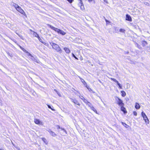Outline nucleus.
Returning a JSON list of instances; mask_svg holds the SVG:
<instances>
[{
  "label": "nucleus",
  "mask_w": 150,
  "mask_h": 150,
  "mask_svg": "<svg viewBox=\"0 0 150 150\" xmlns=\"http://www.w3.org/2000/svg\"><path fill=\"white\" fill-rule=\"evenodd\" d=\"M21 50L24 52H25L26 53L28 54V53H30L28 51L26 50L24 48H21Z\"/></svg>",
  "instance_id": "aec40b11"
},
{
  "label": "nucleus",
  "mask_w": 150,
  "mask_h": 150,
  "mask_svg": "<svg viewBox=\"0 0 150 150\" xmlns=\"http://www.w3.org/2000/svg\"><path fill=\"white\" fill-rule=\"evenodd\" d=\"M85 86H86V87L88 89V90L89 89V87L88 86H87V85H86Z\"/></svg>",
  "instance_id": "58836bf2"
},
{
  "label": "nucleus",
  "mask_w": 150,
  "mask_h": 150,
  "mask_svg": "<svg viewBox=\"0 0 150 150\" xmlns=\"http://www.w3.org/2000/svg\"><path fill=\"white\" fill-rule=\"evenodd\" d=\"M136 45H137V47H138L139 48V45L137 43Z\"/></svg>",
  "instance_id": "ea45409f"
},
{
  "label": "nucleus",
  "mask_w": 150,
  "mask_h": 150,
  "mask_svg": "<svg viewBox=\"0 0 150 150\" xmlns=\"http://www.w3.org/2000/svg\"><path fill=\"white\" fill-rule=\"evenodd\" d=\"M103 1L104 2H105L106 3L108 4V2L107 0H103Z\"/></svg>",
  "instance_id": "e433bc0d"
},
{
  "label": "nucleus",
  "mask_w": 150,
  "mask_h": 150,
  "mask_svg": "<svg viewBox=\"0 0 150 150\" xmlns=\"http://www.w3.org/2000/svg\"><path fill=\"white\" fill-rule=\"evenodd\" d=\"M141 114L143 117H144L146 116V115L145 113L144 112H142Z\"/></svg>",
  "instance_id": "5701e85b"
},
{
  "label": "nucleus",
  "mask_w": 150,
  "mask_h": 150,
  "mask_svg": "<svg viewBox=\"0 0 150 150\" xmlns=\"http://www.w3.org/2000/svg\"><path fill=\"white\" fill-rule=\"evenodd\" d=\"M0 150H1L0 149Z\"/></svg>",
  "instance_id": "de8ad7c7"
},
{
  "label": "nucleus",
  "mask_w": 150,
  "mask_h": 150,
  "mask_svg": "<svg viewBox=\"0 0 150 150\" xmlns=\"http://www.w3.org/2000/svg\"><path fill=\"white\" fill-rule=\"evenodd\" d=\"M67 0L70 3H71L73 1V0Z\"/></svg>",
  "instance_id": "72a5a7b5"
},
{
  "label": "nucleus",
  "mask_w": 150,
  "mask_h": 150,
  "mask_svg": "<svg viewBox=\"0 0 150 150\" xmlns=\"http://www.w3.org/2000/svg\"><path fill=\"white\" fill-rule=\"evenodd\" d=\"M30 31H32V32H33V31H32L31 30H30Z\"/></svg>",
  "instance_id": "a18cd8bd"
},
{
  "label": "nucleus",
  "mask_w": 150,
  "mask_h": 150,
  "mask_svg": "<svg viewBox=\"0 0 150 150\" xmlns=\"http://www.w3.org/2000/svg\"><path fill=\"white\" fill-rule=\"evenodd\" d=\"M64 49L67 53H69L70 52V50L67 47H64Z\"/></svg>",
  "instance_id": "ddd939ff"
},
{
  "label": "nucleus",
  "mask_w": 150,
  "mask_h": 150,
  "mask_svg": "<svg viewBox=\"0 0 150 150\" xmlns=\"http://www.w3.org/2000/svg\"><path fill=\"white\" fill-rule=\"evenodd\" d=\"M34 122L35 124L38 125H43V123L42 122L37 119H34Z\"/></svg>",
  "instance_id": "423d86ee"
},
{
  "label": "nucleus",
  "mask_w": 150,
  "mask_h": 150,
  "mask_svg": "<svg viewBox=\"0 0 150 150\" xmlns=\"http://www.w3.org/2000/svg\"><path fill=\"white\" fill-rule=\"evenodd\" d=\"M80 1V3L81 4V6H82L83 4L82 3V0H79Z\"/></svg>",
  "instance_id": "f704fd0d"
},
{
  "label": "nucleus",
  "mask_w": 150,
  "mask_h": 150,
  "mask_svg": "<svg viewBox=\"0 0 150 150\" xmlns=\"http://www.w3.org/2000/svg\"><path fill=\"white\" fill-rule=\"evenodd\" d=\"M115 29H116V27H115Z\"/></svg>",
  "instance_id": "49530a36"
},
{
  "label": "nucleus",
  "mask_w": 150,
  "mask_h": 150,
  "mask_svg": "<svg viewBox=\"0 0 150 150\" xmlns=\"http://www.w3.org/2000/svg\"><path fill=\"white\" fill-rule=\"evenodd\" d=\"M57 128H60L59 126L58 125L57 126Z\"/></svg>",
  "instance_id": "a19ab883"
},
{
  "label": "nucleus",
  "mask_w": 150,
  "mask_h": 150,
  "mask_svg": "<svg viewBox=\"0 0 150 150\" xmlns=\"http://www.w3.org/2000/svg\"><path fill=\"white\" fill-rule=\"evenodd\" d=\"M41 42H42V40L41 39H40V38H39V39H38Z\"/></svg>",
  "instance_id": "4c0bfd02"
},
{
  "label": "nucleus",
  "mask_w": 150,
  "mask_h": 150,
  "mask_svg": "<svg viewBox=\"0 0 150 150\" xmlns=\"http://www.w3.org/2000/svg\"><path fill=\"white\" fill-rule=\"evenodd\" d=\"M115 98L116 101V103L120 107L122 105H124L125 104L124 103H123V101L121 99L117 97H116Z\"/></svg>",
  "instance_id": "7ed1b4c3"
},
{
  "label": "nucleus",
  "mask_w": 150,
  "mask_h": 150,
  "mask_svg": "<svg viewBox=\"0 0 150 150\" xmlns=\"http://www.w3.org/2000/svg\"><path fill=\"white\" fill-rule=\"evenodd\" d=\"M33 32L34 33L33 35L35 36V37L37 38L38 39L40 38V37L38 35L37 33L35 32L34 31H33Z\"/></svg>",
  "instance_id": "2eb2a0df"
},
{
  "label": "nucleus",
  "mask_w": 150,
  "mask_h": 150,
  "mask_svg": "<svg viewBox=\"0 0 150 150\" xmlns=\"http://www.w3.org/2000/svg\"><path fill=\"white\" fill-rule=\"evenodd\" d=\"M71 101L74 103L75 104H76L78 105H80V104L78 100L76 99H74L72 98H70Z\"/></svg>",
  "instance_id": "0eeeda50"
},
{
  "label": "nucleus",
  "mask_w": 150,
  "mask_h": 150,
  "mask_svg": "<svg viewBox=\"0 0 150 150\" xmlns=\"http://www.w3.org/2000/svg\"><path fill=\"white\" fill-rule=\"evenodd\" d=\"M120 31L121 33H125V30L124 29L121 28L120 30Z\"/></svg>",
  "instance_id": "4be33fe9"
},
{
  "label": "nucleus",
  "mask_w": 150,
  "mask_h": 150,
  "mask_svg": "<svg viewBox=\"0 0 150 150\" xmlns=\"http://www.w3.org/2000/svg\"><path fill=\"white\" fill-rule=\"evenodd\" d=\"M20 48H21H21H23L22 47H21V46H20Z\"/></svg>",
  "instance_id": "c03bdc74"
},
{
  "label": "nucleus",
  "mask_w": 150,
  "mask_h": 150,
  "mask_svg": "<svg viewBox=\"0 0 150 150\" xmlns=\"http://www.w3.org/2000/svg\"><path fill=\"white\" fill-rule=\"evenodd\" d=\"M28 56H30V58L33 61L36 62L37 63H39L40 61L38 60L37 57H34L30 53H28Z\"/></svg>",
  "instance_id": "20e7f679"
},
{
  "label": "nucleus",
  "mask_w": 150,
  "mask_h": 150,
  "mask_svg": "<svg viewBox=\"0 0 150 150\" xmlns=\"http://www.w3.org/2000/svg\"><path fill=\"white\" fill-rule=\"evenodd\" d=\"M16 10L17 11L22 14L23 15H26L24 11L21 8L20 6H19L17 8H16Z\"/></svg>",
  "instance_id": "39448f33"
},
{
  "label": "nucleus",
  "mask_w": 150,
  "mask_h": 150,
  "mask_svg": "<svg viewBox=\"0 0 150 150\" xmlns=\"http://www.w3.org/2000/svg\"><path fill=\"white\" fill-rule=\"evenodd\" d=\"M48 131L50 133V134L52 136L54 137L56 135L55 133L51 131L50 129Z\"/></svg>",
  "instance_id": "f8f14e48"
},
{
  "label": "nucleus",
  "mask_w": 150,
  "mask_h": 150,
  "mask_svg": "<svg viewBox=\"0 0 150 150\" xmlns=\"http://www.w3.org/2000/svg\"><path fill=\"white\" fill-rule=\"evenodd\" d=\"M91 109L93 110L94 112H95L96 114H98L96 110L92 106L90 108Z\"/></svg>",
  "instance_id": "a211bd4d"
},
{
  "label": "nucleus",
  "mask_w": 150,
  "mask_h": 150,
  "mask_svg": "<svg viewBox=\"0 0 150 150\" xmlns=\"http://www.w3.org/2000/svg\"><path fill=\"white\" fill-rule=\"evenodd\" d=\"M89 1H92L93 0H88Z\"/></svg>",
  "instance_id": "79ce46f5"
},
{
  "label": "nucleus",
  "mask_w": 150,
  "mask_h": 150,
  "mask_svg": "<svg viewBox=\"0 0 150 150\" xmlns=\"http://www.w3.org/2000/svg\"><path fill=\"white\" fill-rule=\"evenodd\" d=\"M50 27L57 32L58 34H60L63 35H64L66 34V33L63 30L55 28L51 25H50Z\"/></svg>",
  "instance_id": "f257e3e1"
},
{
  "label": "nucleus",
  "mask_w": 150,
  "mask_h": 150,
  "mask_svg": "<svg viewBox=\"0 0 150 150\" xmlns=\"http://www.w3.org/2000/svg\"><path fill=\"white\" fill-rule=\"evenodd\" d=\"M105 21H106V22H107L108 21L106 19H105Z\"/></svg>",
  "instance_id": "37998d69"
},
{
  "label": "nucleus",
  "mask_w": 150,
  "mask_h": 150,
  "mask_svg": "<svg viewBox=\"0 0 150 150\" xmlns=\"http://www.w3.org/2000/svg\"><path fill=\"white\" fill-rule=\"evenodd\" d=\"M110 79L113 81L115 83H118V81L115 79L113 78H111Z\"/></svg>",
  "instance_id": "b1692460"
},
{
  "label": "nucleus",
  "mask_w": 150,
  "mask_h": 150,
  "mask_svg": "<svg viewBox=\"0 0 150 150\" xmlns=\"http://www.w3.org/2000/svg\"><path fill=\"white\" fill-rule=\"evenodd\" d=\"M116 83L118 85L120 88L121 89H122V87L121 84H120V83H119L118 81V83Z\"/></svg>",
  "instance_id": "a878e982"
},
{
  "label": "nucleus",
  "mask_w": 150,
  "mask_h": 150,
  "mask_svg": "<svg viewBox=\"0 0 150 150\" xmlns=\"http://www.w3.org/2000/svg\"><path fill=\"white\" fill-rule=\"evenodd\" d=\"M83 100L86 104L88 102L87 100L85 99V98L83 99Z\"/></svg>",
  "instance_id": "bb28decb"
},
{
  "label": "nucleus",
  "mask_w": 150,
  "mask_h": 150,
  "mask_svg": "<svg viewBox=\"0 0 150 150\" xmlns=\"http://www.w3.org/2000/svg\"><path fill=\"white\" fill-rule=\"evenodd\" d=\"M86 104L88 105L90 108H91V107L93 106L89 102L87 103Z\"/></svg>",
  "instance_id": "412c9836"
},
{
  "label": "nucleus",
  "mask_w": 150,
  "mask_h": 150,
  "mask_svg": "<svg viewBox=\"0 0 150 150\" xmlns=\"http://www.w3.org/2000/svg\"><path fill=\"white\" fill-rule=\"evenodd\" d=\"M122 125L125 127L128 128L129 126L127 124H126L125 123H124L123 122H122Z\"/></svg>",
  "instance_id": "6ab92c4d"
},
{
  "label": "nucleus",
  "mask_w": 150,
  "mask_h": 150,
  "mask_svg": "<svg viewBox=\"0 0 150 150\" xmlns=\"http://www.w3.org/2000/svg\"><path fill=\"white\" fill-rule=\"evenodd\" d=\"M20 37V38L22 40H23V38L22 35H18L17 33H16Z\"/></svg>",
  "instance_id": "7c9ffc66"
},
{
  "label": "nucleus",
  "mask_w": 150,
  "mask_h": 150,
  "mask_svg": "<svg viewBox=\"0 0 150 150\" xmlns=\"http://www.w3.org/2000/svg\"><path fill=\"white\" fill-rule=\"evenodd\" d=\"M126 20L129 21H132V19L131 16L128 14L126 15Z\"/></svg>",
  "instance_id": "6e6552de"
},
{
  "label": "nucleus",
  "mask_w": 150,
  "mask_h": 150,
  "mask_svg": "<svg viewBox=\"0 0 150 150\" xmlns=\"http://www.w3.org/2000/svg\"><path fill=\"white\" fill-rule=\"evenodd\" d=\"M140 106L139 104L136 103L135 105V108L137 109H138L140 108Z\"/></svg>",
  "instance_id": "4468645a"
},
{
  "label": "nucleus",
  "mask_w": 150,
  "mask_h": 150,
  "mask_svg": "<svg viewBox=\"0 0 150 150\" xmlns=\"http://www.w3.org/2000/svg\"><path fill=\"white\" fill-rule=\"evenodd\" d=\"M47 106L48 107V108H50V109H51L52 110H53V111H54L55 110L53 109H52L51 107L50 106V105H47Z\"/></svg>",
  "instance_id": "c85d7f7f"
},
{
  "label": "nucleus",
  "mask_w": 150,
  "mask_h": 150,
  "mask_svg": "<svg viewBox=\"0 0 150 150\" xmlns=\"http://www.w3.org/2000/svg\"><path fill=\"white\" fill-rule=\"evenodd\" d=\"M79 97L82 100H83V99L85 98L83 96H79Z\"/></svg>",
  "instance_id": "c756f323"
},
{
  "label": "nucleus",
  "mask_w": 150,
  "mask_h": 150,
  "mask_svg": "<svg viewBox=\"0 0 150 150\" xmlns=\"http://www.w3.org/2000/svg\"><path fill=\"white\" fill-rule=\"evenodd\" d=\"M144 120L145 121V122L146 123V124H148L149 123V121L147 117V116H146L145 117H143Z\"/></svg>",
  "instance_id": "9d476101"
},
{
  "label": "nucleus",
  "mask_w": 150,
  "mask_h": 150,
  "mask_svg": "<svg viewBox=\"0 0 150 150\" xmlns=\"http://www.w3.org/2000/svg\"><path fill=\"white\" fill-rule=\"evenodd\" d=\"M54 91H56V92H57V94L58 95H59V96H61V94H60L59 93V92H58L57 91H56V90H55H55H54Z\"/></svg>",
  "instance_id": "2f4dec72"
},
{
  "label": "nucleus",
  "mask_w": 150,
  "mask_h": 150,
  "mask_svg": "<svg viewBox=\"0 0 150 150\" xmlns=\"http://www.w3.org/2000/svg\"><path fill=\"white\" fill-rule=\"evenodd\" d=\"M133 114L135 116H137V113L136 111H134L133 112Z\"/></svg>",
  "instance_id": "473e14b6"
},
{
  "label": "nucleus",
  "mask_w": 150,
  "mask_h": 150,
  "mask_svg": "<svg viewBox=\"0 0 150 150\" xmlns=\"http://www.w3.org/2000/svg\"><path fill=\"white\" fill-rule=\"evenodd\" d=\"M42 140L45 143H47V141L46 139L44 138H42Z\"/></svg>",
  "instance_id": "393cba45"
},
{
  "label": "nucleus",
  "mask_w": 150,
  "mask_h": 150,
  "mask_svg": "<svg viewBox=\"0 0 150 150\" xmlns=\"http://www.w3.org/2000/svg\"><path fill=\"white\" fill-rule=\"evenodd\" d=\"M78 77L80 79L81 82L83 83V84L84 86H85L86 85H87L86 82L83 79H82L79 76H78Z\"/></svg>",
  "instance_id": "9b49d317"
},
{
  "label": "nucleus",
  "mask_w": 150,
  "mask_h": 150,
  "mask_svg": "<svg viewBox=\"0 0 150 150\" xmlns=\"http://www.w3.org/2000/svg\"><path fill=\"white\" fill-rule=\"evenodd\" d=\"M72 56L74 57L76 59H78V58L76 57V56L75 55L73 54L72 53Z\"/></svg>",
  "instance_id": "cd10ccee"
},
{
  "label": "nucleus",
  "mask_w": 150,
  "mask_h": 150,
  "mask_svg": "<svg viewBox=\"0 0 150 150\" xmlns=\"http://www.w3.org/2000/svg\"><path fill=\"white\" fill-rule=\"evenodd\" d=\"M42 43L46 46H47V43L46 42H42Z\"/></svg>",
  "instance_id": "c9c22d12"
},
{
  "label": "nucleus",
  "mask_w": 150,
  "mask_h": 150,
  "mask_svg": "<svg viewBox=\"0 0 150 150\" xmlns=\"http://www.w3.org/2000/svg\"><path fill=\"white\" fill-rule=\"evenodd\" d=\"M12 6H14L16 8V9L19 6L18 4L14 3H13V4L12 5Z\"/></svg>",
  "instance_id": "f3484780"
},
{
  "label": "nucleus",
  "mask_w": 150,
  "mask_h": 150,
  "mask_svg": "<svg viewBox=\"0 0 150 150\" xmlns=\"http://www.w3.org/2000/svg\"><path fill=\"white\" fill-rule=\"evenodd\" d=\"M121 92L122 93L121 95L122 97H124L126 96V93L125 91H122Z\"/></svg>",
  "instance_id": "dca6fc26"
},
{
  "label": "nucleus",
  "mask_w": 150,
  "mask_h": 150,
  "mask_svg": "<svg viewBox=\"0 0 150 150\" xmlns=\"http://www.w3.org/2000/svg\"><path fill=\"white\" fill-rule=\"evenodd\" d=\"M50 44L52 46V48L55 50L57 52H59L60 53L62 52V50L61 49L57 44L54 43H50Z\"/></svg>",
  "instance_id": "f03ea898"
},
{
  "label": "nucleus",
  "mask_w": 150,
  "mask_h": 150,
  "mask_svg": "<svg viewBox=\"0 0 150 150\" xmlns=\"http://www.w3.org/2000/svg\"><path fill=\"white\" fill-rule=\"evenodd\" d=\"M124 105H122V106H121V110L122 111H123L124 113H127V111L126 110V108L124 107Z\"/></svg>",
  "instance_id": "1a4fd4ad"
}]
</instances>
